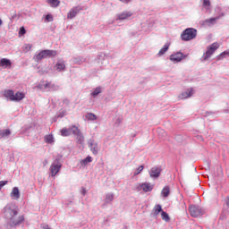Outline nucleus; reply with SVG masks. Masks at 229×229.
I'll list each match as a JSON object with an SVG mask.
<instances>
[{
  "label": "nucleus",
  "mask_w": 229,
  "mask_h": 229,
  "mask_svg": "<svg viewBox=\"0 0 229 229\" xmlns=\"http://www.w3.org/2000/svg\"><path fill=\"white\" fill-rule=\"evenodd\" d=\"M192 94H194L192 89H187L179 95V99H187L188 98H191Z\"/></svg>",
  "instance_id": "obj_19"
},
{
  "label": "nucleus",
  "mask_w": 229,
  "mask_h": 229,
  "mask_svg": "<svg viewBox=\"0 0 229 229\" xmlns=\"http://www.w3.org/2000/svg\"><path fill=\"white\" fill-rule=\"evenodd\" d=\"M11 135H12V130L0 129V140H8Z\"/></svg>",
  "instance_id": "obj_13"
},
{
  "label": "nucleus",
  "mask_w": 229,
  "mask_h": 229,
  "mask_svg": "<svg viewBox=\"0 0 229 229\" xmlns=\"http://www.w3.org/2000/svg\"><path fill=\"white\" fill-rule=\"evenodd\" d=\"M43 89H47L51 91H56V90H60V86L56 84H53L51 82H47L43 84Z\"/></svg>",
  "instance_id": "obj_18"
},
{
  "label": "nucleus",
  "mask_w": 229,
  "mask_h": 229,
  "mask_svg": "<svg viewBox=\"0 0 229 229\" xmlns=\"http://www.w3.org/2000/svg\"><path fill=\"white\" fill-rule=\"evenodd\" d=\"M140 187L144 192H151V191H153V184L149 182L140 183Z\"/></svg>",
  "instance_id": "obj_20"
},
{
  "label": "nucleus",
  "mask_w": 229,
  "mask_h": 229,
  "mask_svg": "<svg viewBox=\"0 0 229 229\" xmlns=\"http://www.w3.org/2000/svg\"><path fill=\"white\" fill-rule=\"evenodd\" d=\"M187 58V55H183L182 52L174 53L170 55V60L173 64H179L182 60Z\"/></svg>",
  "instance_id": "obj_8"
},
{
  "label": "nucleus",
  "mask_w": 229,
  "mask_h": 229,
  "mask_svg": "<svg viewBox=\"0 0 229 229\" xmlns=\"http://www.w3.org/2000/svg\"><path fill=\"white\" fill-rule=\"evenodd\" d=\"M4 96L7 99H10V101H14L16 103L19 101H22V98H25L24 93H21V92L14 93L13 90L12 89L5 90L4 93Z\"/></svg>",
  "instance_id": "obj_4"
},
{
  "label": "nucleus",
  "mask_w": 229,
  "mask_h": 229,
  "mask_svg": "<svg viewBox=\"0 0 229 229\" xmlns=\"http://www.w3.org/2000/svg\"><path fill=\"white\" fill-rule=\"evenodd\" d=\"M4 217L7 226L16 228L24 223V216L19 215V207L15 203L7 204L3 209Z\"/></svg>",
  "instance_id": "obj_1"
},
{
  "label": "nucleus",
  "mask_w": 229,
  "mask_h": 229,
  "mask_svg": "<svg viewBox=\"0 0 229 229\" xmlns=\"http://www.w3.org/2000/svg\"><path fill=\"white\" fill-rule=\"evenodd\" d=\"M227 228L229 229V225L227 226Z\"/></svg>",
  "instance_id": "obj_50"
},
{
  "label": "nucleus",
  "mask_w": 229,
  "mask_h": 229,
  "mask_svg": "<svg viewBox=\"0 0 229 229\" xmlns=\"http://www.w3.org/2000/svg\"><path fill=\"white\" fill-rule=\"evenodd\" d=\"M20 33H21V35H25L26 34V29H24V27H21L20 29Z\"/></svg>",
  "instance_id": "obj_40"
},
{
  "label": "nucleus",
  "mask_w": 229,
  "mask_h": 229,
  "mask_svg": "<svg viewBox=\"0 0 229 229\" xmlns=\"http://www.w3.org/2000/svg\"><path fill=\"white\" fill-rule=\"evenodd\" d=\"M144 171V165L139 166L135 171H134V176H137L138 174H140Z\"/></svg>",
  "instance_id": "obj_33"
},
{
  "label": "nucleus",
  "mask_w": 229,
  "mask_h": 229,
  "mask_svg": "<svg viewBox=\"0 0 229 229\" xmlns=\"http://www.w3.org/2000/svg\"><path fill=\"white\" fill-rule=\"evenodd\" d=\"M81 194H82V196H85V194H87V190L85 188H81Z\"/></svg>",
  "instance_id": "obj_41"
},
{
  "label": "nucleus",
  "mask_w": 229,
  "mask_h": 229,
  "mask_svg": "<svg viewBox=\"0 0 229 229\" xmlns=\"http://www.w3.org/2000/svg\"><path fill=\"white\" fill-rule=\"evenodd\" d=\"M203 6H210V0H202Z\"/></svg>",
  "instance_id": "obj_37"
},
{
  "label": "nucleus",
  "mask_w": 229,
  "mask_h": 229,
  "mask_svg": "<svg viewBox=\"0 0 229 229\" xmlns=\"http://www.w3.org/2000/svg\"><path fill=\"white\" fill-rule=\"evenodd\" d=\"M225 205H227V207L229 208V197L225 199Z\"/></svg>",
  "instance_id": "obj_43"
},
{
  "label": "nucleus",
  "mask_w": 229,
  "mask_h": 229,
  "mask_svg": "<svg viewBox=\"0 0 229 229\" xmlns=\"http://www.w3.org/2000/svg\"><path fill=\"white\" fill-rule=\"evenodd\" d=\"M6 183H8V181H0V191L6 185Z\"/></svg>",
  "instance_id": "obj_38"
},
{
  "label": "nucleus",
  "mask_w": 229,
  "mask_h": 229,
  "mask_svg": "<svg viewBox=\"0 0 229 229\" xmlns=\"http://www.w3.org/2000/svg\"><path fill=\"white\" fill-rule=\"evenodd\" d=\"M48 4H51L53 8L59 6L60 2L58 0H48Z\"/></svg>",
  "instance_id": "obj_31"
},
{
  "label": "nucleus",
  "mask_w": 229,
  "mask_h": 229,
  "mask_svg": "<svg viewBox=\"0 0 229 229\" xmlns=\"http://www.w3.org/2000/svg\"><path fill=\"white\" fill-rule=\"evenodd\" d=\"M196 35H198V30H196V29L188 28L182 31L181 38L184 42H189V40H194Z\"/></svg>",
  "instance_id": "obj_5"
},
{
  "label": "nucleus",
  "mask_w": 229,
  "mask_h": 229,
  "mask_svg": "<svg viewBox=\"0 0 229 229\" xmlns=\"http://www.w3.org/2000/svg\"><path fill=\"white\" fill-rule=\"evenodd\" d=\"M60 169H62V163H60V160L56 159L49 168L51 176H56L58 173H60Z\"/></svg>",
  "instance_id": "obj_7"
},
{
  "label": "nucleus",
  "mask_w": 229,
  "mask_h": 229,
  "mask_svg": "<svg viewBox=\"0 0 229 229\" xmlns=\"http://www.w3.org/2000/svg\"><path fill=\"white\" fill-rule=\"evenodd\" d=\"M88 146H89L91 153H93V155H98V153H99V149H101L99 148V145H98V142H96V140H94V139H89L88 140Z\"/></svg>",
  "instance_id": "obj_9"
},
{
  "label": "nucleus",
  "mask_w": 229,
  "mask_h": 229,
  "mask_svg": "<svg viewBox=\"0 0 229 229\" xmlns=\"http://www.w3.org/2000/svg\"><path fill=\"white\" fill-rule=\"evenodd\" d=\"M121 3H124L125 4H128V3H131V0H119Z\"/></svg>",
  "instance_id": "obj_42"
},
{
  "label": "nucleus",
  "mask_w": 229,
  "mask_h": 229,
  "mask_svg": "<svg viewBox=\"0 0 229 229\" xmlns=\"http://www.w3.org/2000/svg\"><path fill=\"white\" fill-rule=\"evenodd\" d=\"M73 62L74 64H78L80 65L81 64H83V62H85V58H79V60L77 58H74Z\"/></svg>",
  "instance_id": "obj_34"
},
{
  "label": "nucleus",
  "mask_w": 229,
  "mask_h": 229,
  "mask_svg": "<svg viewBox=\"0 0 229 229\" xmlns=\"http://www.w3.org/2000/svg\"><path fill=\"white\" fill-rule=\"evenodd\" d=\"M64 115H65V113L61 112V113H59V114H58L57 116H58V117H64Z\"/></svg>",
  "instance_id": "obj_44"
},
{
  "label": "nucleus",
  "mask_w": 229,
  "mask_h": 229,
  "mask_svg": "<svg viewBox=\"0 0 229 229\" xmlns=\"http://www.w3.org/2000/svg\"><path fill=\"white\" fill-rule=\"evenodd\" d=\"M90 162H92V157L88 156L86 158H84V159L81 161V165H87V164H90Z\"/></svg>",
  "instance_id": "obj_32"
},
{
  "label": "nucleus",
  "mask_w": 229,
  "mask_h": 229,
  "mask_svg": "<svg viewBox=\"0 0 229 229\" xmlns=\"http://www.w3.org/2000/svg\"><path fill=\"white\" fill-rule=\"evenodd\" d=\"M117 122H118V123H121V119H117Z\"/></svg>",
  "instance_id": "obj_48"
},
{
  "label": "nucleus",
  "mask_w": 229,
  "mask_h": 229,
  "mask_svg": "<svg viewBox=\"0 0 229 229\" xmlns=\"http://www.w3.org/2000/svg\"><path fill=\"white\" fill-rule=\"evenodd\" d=\"M160 173H162V169L157 166L152 167L149 171L150 178H158Z\"/></svg>",
  "instance_id": "obj_17"
},
{
  "label": "nucleus",
  "mask_w": 229,
  "mask_h": 229,
  "mask_svg": "<svg viewBox=\"0 0 229 229\" xmlns=\"http://www.w3.org/2000/svg\"><path fill=\"white\" fill-rule=\"evenodd\" d=\"M189 212L192 217H199L205 214V210L199 206L191 205L189 208Z\"/></svg>",
  "instance_id": "obj_6"
},
{
  "label": "nucleus",
  "mask_w": 229,
  "mask_h": 229,
  "mask_svg": "<svg viewBox=\"0 0 229 229\" xmlns=\"http://www.w3.org/2000/svg\"><path fill=\"white\" fill-rule=\"evenodd\" d=\"M114 201V193L110 192L106 195L104 207H106V205H109V203Z\"/></svg>",
  "instance_id": "obj_25"
},
{
  "label": "nucleus",
  "mask_w": 229,
  "mask_h": 229,
  "mask_svg": "<svg viewBox=\"0 0 229 229\" xmlns=\"http://www.w3.org/2000/svg\"><path fill=\"white\" fill-rule=\"evenodd\" d=\"M133 16L131 11L125 10L118 14H116V21H128L131 17Z\"/></svg>",
  "instance_id": "obj_10"
},
{
  "label": "nucleus",
  "mask_w": 229,
  "mask_h": 229,
  "mask_svg": "<svg viewBox=\"0 0 229 229\" xmlns=\"http://www.w3.org/2000/svg\"><path fill=\"white\" fill-rule=\"evenodd\" d=\"M171 192V190L169 189V186H165L161 191V196L163 198H167Z\"/></svg>",
  "instance_id": "obj_26"
},
{
  "label": "nucleus",
  "mask_w": 229,
  "mask_h": 229,
  "mask_svg": "<svg viewBox=\"0 0 229 229\" xmlns=\"http://www.w3.org/2000/svg\"><path fill=\"white\" fill-rule=\"evenodd\" d=\"M46 21H47L48 22H51V21H53V16L51 14H47L46 16Z\"/></svg>",
  "instance_id": "obj_39"
},
{
  "label": "nucleus",
  "mask_w": 229,
  "mask_h": 229,
  "mask_svg": "<svg viewBox=\"0 0 229 229\" xmlns=\"http://www.w3.org/2000/svg\"><path fill=\"white\" fill-rule=\"evenodd\" d=\"M32 46L30 44H25L23 46V51H26V53H28V51H30L31 49Z\"/></svg>",
  "instance_id": "obj_35"
},
{
  "label": "nucleus",
  "mask_w": 229,
  "mask_h": 229,
  "mask_svg": "<svg viewBox=\"0 0 229 229\" xmlns=\"http://www.w3.org/2000/svg\"><path fill=\"white\" fill-rule=\"evenodd\" d=\"M3 24V21L0 19V26Z\"/></svg>",
  "instance_id": "obj_47"
},
{
  "label": "nucleus",
  "mask_w": 229,
  "mask_h": 229,
  "mask_svg": "<svg viewBox=\"0 0 229 229\" xmlns=\"http://www.w3.org/2000/svg\"><path fill=\"white\" fill-rule=\"evenodd\" d=\"M161 217H162L163 221H165L166 223H168V221H170V219H171L169 217V215L165 211H162Z\"/></svg>",
  "instance_id": "obj_30"
},
{
  "label": "nucleus",
  "mask_w": 229,
  "mask_h": 229,
  "mask_svg": "<svg viewBox=\"0 0 229 229\" xmlns=\"http://www.w3.org/2000/svg\"><path fill=\"white\" fill-rule=\"evenodd\" d=\"M171 47V43L170 42H166L164 45V47L157 53V56H164V55H165V53H167V51H169V47Z\"/></svg>",
  "instance_id": "obj_21"
},
{
  "label": "nucleus",
  "mask_w": 229,
  "mask_h": 229,
  "mask_svg": "<svg viewBox=\"0 0 229 229\" xmlns=\"http://www.w3.org/2000/svg\"><path fill=\"white\" fill-rule=\"evenodd\" d=\"M217 49H219V43L217 42L208 46L207 47V51L200 57V62H207V60H208V58H210V56H212V55H214Z\"/></svg>",
  "instance_id": "obj_3"
},
{
  "label": "nucleus",
  "mask_w": 229,
  "mask_h": 229,
  "mask_svg": "<svg viewBox=\"0 0 229 229\" xmlns=\"http://www.w3.org/2000/svg\"><path fill=\"white\" fill-rule=\"evenodd\" d=\"M225 13H221L218 16L215 17V18H209L203 21V26H214V24H216V22H217V21H219L221 19V17H224Z\"/></svg>",
  "instance_id": "obj_11"
},
{
  "label": "nucleus",
  "mask_w": 229,
  "mask_h": 229,
  "mask_svg": "<svg viewBox=\"0 0 229 229\" xmlns=\"http://www.w3.org/2000/svg\"><path fill=\"white\" fill-rule=\"evenodd\" d=\"M53 56H56V50H42L39 53H36L33 60L34 62H40L45 58H53Z\"/></svg>",
  "instance_id": "obj_2"
},
{
  "label": "nucleus",
  "mask_w": 229,
  "mask_h": 229,
  "mask_svg": "<svg viewBox=\"0 0 229 229\" xmlns=\"http://www.w3.org/2000/svg\"><path fill=\"white\" fill-rule=\"evenodd\" d=\"M73 135L77 138V143L83 145V142H85V137L83 136V133H81V131L79 130V128H75L73 131Z\"/></svg>",
  "instance_id": "obj_12"
},
{
  "label": "nucleus",
  "mask_w": 229,
  "mask_h": 229,
  "mask_svg": "<svg viewBox=\"0 0 229 229\" xmlns=\"http://www.w3.org/2000/svg\"><path fill=\"white\" fill-rule=\"evenodd\" d=\"M81 10V7L80 6L72 7L67 13V19H74V17H76L80 13Z\"/></svg>",
  "instance_id": "obj_14"
},
{
  "label": "nucleus",
  "mask_w": 229,
  "mask_h": 229,
  "mask_svg": "<svg viewBox=\"0 0 229 229\" xmlns=\"http://www.w3.org/2000/svg\"><path fill=\"white\" fill-rule=\"evenodd\" d=\"M160 212L162 214V212H164V211L162 210V206L160 204H157L154 208V216H155V217H157V216H158L160 214Z\"/></svg>",
  "instance_id": "obj_27"
},
{
  "label": "nucleus",
  "mask_w": 229,
  "mask_h": 229,
  "mask_svg": "<svg viewBox=\"0 0 229 229\" xmlns=\"http://www.w3.org/2000/svg\"><path fill=\"white\" fill-rule=\"evenodd\" d=\"M55 71H57V72H64V71H65V61H57V63L55 65Z\"/></svg>",
  "instance_id": "obj_16"
},
{
  "label": "nucleus",
  "mask_w": 229,
  "mask_h": 229,
  "mask_svg": "<svg viewBox=\"0 0 229 229\" xmlns=\"http://www.w3.org/2000/svg\"><path fill=\"white\" fill-rule=\"evenodd\" d=\"M101 94V87L98 86L95 89H93V92L91 93L92 98H96L97 96H99Z\"/></svg>",
  "instance_id": "obj_28"
},
{
  "label": "nucleus",
  "mask_w": 229,
  "mask_h": 229,
  "mask_svg": "<svg viewBox=\"0 0 229 229\" xmlns=\"http://www.w3.org/2000/svg\"><path fill=\"white\" fill-rule=\"evenodd\" d=\"M224 58H226V54H225V52H222L217 55V60H223Z\"/></svg>",
  "instance_id": "obj_36"
},
{
  "label": "nucleus",
  "mask_w": 229,
  "mask_h": 229,
  "mask_svg": "<svg viewBox=\"0 0 229 229\" xmlns=\"http://www.w3.org/2000/svg\"><path fill=\"white\" fill-rule=\"evenodd\" d=\"M11 198L13 199H19V198H21V191H19L18 187L13 188L12 192H11Z\"/></svg>",
  "instance_id": "obj_23"
},
{
  "label": "nucleus",
  "mask_w": 229,
  "mask_h": 229,
  "mask_svg": "<svg viewBox=\"0 0 229 229\" xmlns=\"http://www.w3.org/2000/svg\"><path fill=\"white\" fill-rule=\"evenodd\" d=\"M86 119H88V121H96L98 119V116H96V114L92 113H88L86 114Z\"/></svg>",
  "instance_id": "obj_29"
},
{
  "label": "nucleus",
  "mask_w": 229,
  "mask_h": 229,
  "mask_svg": "<svg viewBox=\"0 0 229 229\" xmlns=\"http://www.w3.org/2000/svg\"><path fill=\"white\" fill-rule=\"evenodd\" d=\"M64 103L65 105H69V101H68L67 99H64Z\"/></svg>",
  "instance_id": "obj_45"
},
{
  "label": "nucleus",
  "mask_w": 229,
  "mask_h": 229,
  "mask_svg": "<svg viewBox=\"0 0 229 229\" xmlns=\"http://www.w3.org/2000/svg\"><path fill=\"white\" fill-rule=\"evenodd\" d=\"M0 67H3L4 69H8V67H12V61H10V59L2 58L0 60Z\"/></svg>",
  "instance_id": "obj_22"
},
{
  "label": "nucleus",
  "mask_w": 229,
  "mask_h": 229,
  "mask_svg": "<svg viewBox=\"0 0 229 229\" xmlns=\"http://www.w3.org/2000/svg\"><path fill=\"white\" fill-rule=\"evenodd\" d=\"M47 160H46V161L44 162V165H47Z\"/></svg>",
  "instance_id": "obj_46"
},
{
  "label": "nucleus",
  "mask_w": 229,
  "mask_h": 229,
  "mask_svg": "<svg viewBox=\"0 0 229 229\" xmlns=\"http://www.w3.org/2000/svg\"><path fill=\"white\" fill-rule=\"evenodd\" d=\"M78 128L75 125L70 127V128H64L61 130V135L63 137H69V135H71L72 133L74 135V129Z\"/></svg>",
  "instance_id": "obj_15"
},
{
  "label": "nucleus",
  "mask_w": 229,
  "mask_h": 229,
  "mask_svg": "<svg viewBox=\"0 0 229 229\" xmlns=\"http://www.w3.org/2000/svg\"><path fill=\"white\" fill-rule=\"evenodd\" d=\"M208 115H210V113H208Z\"/></svg>",
  "instance_id": "obj_49"
},
{
  "label": "nucleus",
  "mask_w": 229,
  "mask_h": 229,
  "mask_svg": "<svg viewBox=\"0 0 229 229\" xmlns=\"http://www.w3.org/2000/svg\"><path fill=\"white\" fill-rule=\"evenodd\" d=\"M44 142H46V144H55V136H53V134L45 135Z\"/></svg>",
  "instance_id": "obj_24"
}]
</instances>
